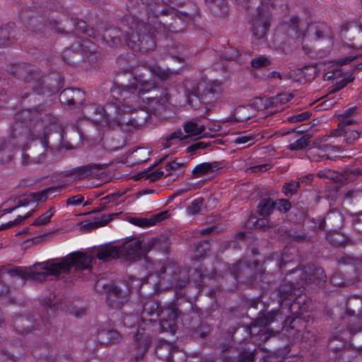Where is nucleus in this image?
<instances>
[{"label":"nucleus","mask_w":362,"mask_h":362,"mask_svg":"<svg viewBox=\"0 0 362 362\" xmlns=\"http://www.w3.org/2000/svg\"><path fill=\"white\" fill-rule=\"evenodd\" d=\"M339 129H342L346 126L354 125L358 122V119L356 117H339Z\"/></svg>","instance_id":"obj_40"},{"label":"nucleus","mask_w":362,"mask_h":362,"mask_svg":"<svg viewBox=\"0 0 362 362\" xmlns=\"http://www.w3.org/2000/svg\"><path fill=\"white\" fill-rule=\"evenodd\" d=\"M204 199L202 198H198L194 199L192 204L187 208V213L190 215H196L199 214L203 206Z\"/></svg>","instance_id":"obj_30"},{"label":"nucleus","mask_w":362,"mask_h":362,"mask_svg":"<svg viewBox=\"0 0 362 362\" xmlns=\"http://www.w3.org/2000/svg\"><path fill=\"white\" fill-rule=\"evenodd\" d=\"M148 100V108L149 110L153 109L155 107L154 105H163L167 101H168V98L166 93L163 96L160 97H152V98H147Z\"/></svg>","instance_id":"obj_31"},{"label":"nucleus","mask_w":362,"mask_h":362,"mask_svg":"<svg viewBox=\"0 0 362 362\" xmlns=\"http://www.w3.org/2000/svg\"><path fill=\"white\" fill-rule=\"evenodd\" d=\"M220 168L221 165L217 162L202 163L194 168L192 173L195 177H199L211 174Z\"/></svg>","instance_id":"obj_17"},{"label":"nucleus","mask_w":362,"mask_h":362,"mask_svg":"<svg viewBox=\"0 0 362 362\" xmlns=\"http://www.w3.org/2000/svg\"><path fill=\"white\" fill-rule=\"evenodd\" d=\"M186 138H187V136L183 135V133H182L181 129H177L176 131H175L174 132L170 134L166 138V141H165V147L168 148V147L170 146L171 144H173V141H172L174 140V139L182 140V139H185Z\"/></svg>","instance_id":"obj_34"},{"label":"nucleus","mask_w":362,"mask_h":362,"mask_svg":"<svg viewBox=\"0 0 362 362\" xmlns=\"http://www.w3.org/2000/svg\"><path fill=\"white\" fill-rule=\"evenodd\" d=\"M208 146V144L204 141L197 142L191 146H189L187 149L188 152H192L197 151L198 149H204Z\"/></svg>","instance_id":"obj_53"},{"label":"nucleus","mask_w":362,"mask_h":362,"mask_svg":"<svg viewBox=\"0 0 362 362\" xmlns=\"http://www.w3.org/2000/svg\"><path fill=\"white\" fill-rule=\"evenodd\" d=\"M105 334L110 343H117L122 339L121 334L117 330H110Z\"/></svg>","instance_id":"obj_43"},{"label":"nucleus","mask_w":362,"mask_h":362,"mask_svg":"<svg viewBox=\"0 0 362 362\" xmlns=\"http://www.w3.org/2000/svg\"><path fill=\"white\" fill-rule=\"evenodd\" d=\"M254 354L252 352L247 353L246 354H242L240 356L239 362H253Z\"/></svg>","instance_id":"obj_58"},{"label":"nucleus","mask_w":362,"mask_h":362,"mask_svg":"<svg viewBox=\"0 0 362 362\" xmlns=\"http://www.w3.org/2000/svg\"><path fill=\"white\" fill-rule=\"evenodd\" d=\"M292 237L298 241H307L309 239L304 234H293Z\"/></svg>","instance_id":"obj_63"},{"label":"nucleus","mask_w":362,"mask_h":362,"mask_svg":"<svg viewBox=\"0 0 362 362\" xmlns=\"http://www.w3.org/2000/svg\"><path fill=\"white\" fill-rule=\"evenodd\" d=\"M96 257L103 262L120 257L119 249L117 246H106L98 250Z\"/></svg>","instance_id":"obj_18"},{"label":"nucleus","mask_w":362,"mask_h":362,"mask_svg":"<svg viewBox=\"0 0 362 362\" xmlns=\"http://www.w3.org/2000/svg\"><path fill=\"white\" fill-rule=\"evenodd\" d=\"M138 320V317L134 315H127L124 318V323L127 326H132L133 323Z\"/></svg>","instance_id":"obj_59"},{"label":"nucleus","mask_w":362,"mask_h":362,"mask_svg":"<svg viewBox=\"0 0 362 362\" xmlns=\"http://www.w3.org/2000/svg\"><path fill=\"white\" fill-rule=\"evenodd\" d=\"M163 4L170 6V13H175V18L173 19V23L170 26L167 27L164 23H159L158 24L157 33L163 34L168 30L173 33H177L182 30V28H178L182 21L186 23L194 19L197 14V7L193 4L192 11L189 12L178 11L175 6H179L182 4L181 0H162Z\"/></svg>","instance_id":"obj_5"},{"label":"nucleus","mask_w":362,"mask_h":362,"mask_svg":"<svg viewBox=\"0 0 362 362\" xmlns=\"http://www.w3.org/2000/svg\"><path fill=\"white\" fill-rule=\"evenodd\" d=\"M271 168V165L268 163L261 164V165H257L255 166H252L247 169L248 172L252 173H262V172H266L269 169Z\"/></svg>","instance_id":"obj_45"},{"label":"nucleus","mask_w":362,"mask_h":362,"mask_svg":"<svg viewBox=\"0 0 362 362\" xmlns=\"http://www.w3.org/2000/svg\"><path fill=\"white\" fill-rule=\"evenodd\" d=\"M164 175L163 170L156 169L146 175V178L151 182H154Z\"/></svg>","instance_id":"obj_47"},{"label":"nucleus","mask_w":362,"mask_h":362,"mask_svg":"<svg viewBox=\"0 0 362 362\" xmlns=\"http://www.w3.org/2000/svg\"><path fill=\"white\" fill-rule=\"evenodd\" d=\"M60 99L69 105H81L84 100V93L77 88L64 90L60 94Z\"/></svg>","instance_id":"obj_15"},{"label":"nucleus","mask_w":362,"mask_h":362,"mask_svg":"<svg viewBox=\"0 0 362 362\" xmlns=\"http://www.w3.org/2000/svg\"><path fill=\"white\" fill-rule=\"evenodd\" d=\"M13 25L7 24L0 28V45H6L12 37Z\"/></svg>","instance_id":"obj_25"},{"label":"nucleus","mask_w":362,"mask_h":362,"mask_svg":"<svg viewBox=\"0 0 362 362\" xmlns=\"http://www.w3.org/2000/svg\"><path fill=\"white\" fill-rule=\"evenodd\" d=\"M169 216V214H168V211H163L161 213H159L158 214H156L149 221L151 222V223L148 224V226L149 225H153V224H155L156 222H160V221H162L166 218H168Z\"/></svg>","instance_id":"obj_46"},{"label":"nucleus","mask_w":362,"mask_h":362,"mask_svg":"<svg viewBox=\"0 0 362 362\" xmlns=\"http://www.w3.org/2000/svg\"><path fill=\"white\" fill-rule=\"evenodd\" d=\"M151 71L161 80L166 79L170 75V71L168 69H164L157 66L151 67Z\"/></svg>","instance_id":"obj_39"},{"label":"nucleus","mask_w":362,"mask_h":362,"mask_svg":"<svg viewBox=\"0 0 362 362\" xmlns=\"http://www.w3.org/2000/svg\"><path fill=\"white\" fill-rule=\"evenodd\" d=\"M333 136H344V139L349 144H352L356 141L360 136V133L354 129H349L348 131H343L342 129H336L332 132Z\"/></svg>","instance_id":"obj_22"},{"label":"nucleus","mask_w":362,"mask_h":362,"mask_svg":"<svg viewBox=\"0 0 362 362\" xmlns=\"http://www.w3.org/2000/svg\"><path fill=\"white\" fill-rule=\"evenodd\" d=\"M84 198L81 194H78L69 198L66 200V204L69 205H78L81 204Z\"/></svg>","instance_id":"obj_52"},{"label":"nucleus","mask_w":362,"mask_h":362,"mask_svg":"<svg viewBox=\"0 0 362 362\" xmlns=\"http://www.w3.org/2000/svg\"><path fill=\"white\" fill-rule=\"evenodd\" d=\"M272 64V60L269 57L260 55L254 58L251 62V65L255 69H261L268 66Z\"/></svg>","instance_id":"obj_29"},{"label":"nucleus","mask_w":362,"mask_h":362,"mask_svg":"<svg viewBox=\"0 0 362 362\" xmlns=\"http://www.w3.org/2000/svg\"><path fill=\"white\" fill-rule=\"evenodd\" d=\"M344 37L349 41L346 42L347 45L357 50L358 53L355 55L352 54L344 58L339 59L338 62L341 65L347 64L358 56H362V25L358 28H351L346 33Z\"/></svg>","instance_id":"obj_10"},{"label":"nucleus","mask_w":362,"mask_h":362,"mask_svg":"<svg viewBox=\"0 0 362 362\" xmlns=\"http://www.w3.org/2000/svg\"><path fill=\"white\" fill-rule=\"evenodd\" d=\"M269 13L262 8H259L256 14L252 18V33L257 39L265 37L269 28Z\"/></svg>","instance_id":"obj_11"},{"label":"nucleus","mask_w":362,"mask_h":362,"mask_svg":"<svg viewBox=\"0 0 362 362\" xmlns=\"http://www.w3.org/2000/svg\"><path fill=\"white\" fill-rule=\"evenodd\" d=\"M293 28H292V31H295L296 32V34L297 35V37H296V40H298V41H300L301 40H303L304 38V34L303 33H298V21L297 18H294L293 20Z\"/></svg>","instance_id":"obj_56"},{"label":"nucleus","mask_w":362,"mask_h":362,"mask_svg":"<svg viewBox=\"0 0 362 362\" xmlns=\"http://www.w3.org/2000/svg\"><path fill=\"white\" fill-rule=\"evenodd\" d=\"M177 316L178 310L175 304L170 303L160 309L158 302L147 300L144 303L141 322L130 347V361L139 362L144 358L151 342V332L160 329L163 332H174Z\"/></svg>","instance_id":"obj_1"},{"label":"nucleus","mask_w":362,"mask_h":362,"mask_svg":"<svg viewBox=\"0 0 362 362\" xmlns=\"http://www.w3.org/2000/svg\"><path fill=\"white\" fill-rule=\"evenodd\" d=\"M275 206V203L270 199H264L258 205V212L259 216L266 217L269 216Z\"/></svg>","instance_id":"obj_23"},{"label":"nucleus","mask_w":362,"mask_h":362,"mask_svg":"<svg viewBox=\"0 0 362 362\" xmlns=\"http://www.w3.org/2000/svg\"><path fill=\"white\" fill-rule=\"evenodd\" d=\"M277 206L278 209L281 212H286L291 208V204L286 199H280L275 204Z\"/></svg>","instance_id":"obj_49"},{"label":"nucleus","mask_w":362,"mask_h":362,"mask_svg":"<svg viewBox=\"0 0 362 362\" xmlns=\"http://www.w3.org/2000/svg\"><path fill=\"white\" fill-rule=\"evenodd\" d=\"M182 163L177 162V160H173L169 163H167L165 165V170L168 171L166 176L171 175L173 170L180 168L182 166Z\"/></svg>","instance_id":"obj_48"},{"label":"nucleus","mask_w":362,"mask_h":362,"mask_svg":"<svg viewBox=\"0 0 362 362\" xmlns=\"http://www.w3.org/2000/svg\"><path fill=\"white\" fill-rule=\"evenodd\" d=\"M184 131L188 136H197L201 135L206 129L204 124L199 122L189 121L185 124Z\"/></svg>","instance_id":"obj_21"},{"label":"nucleus","mask_w":362,"mask_h":362,"mask_svg":"<svg viewBox=\"0 0 362 362\" xmlns=\"http://www.w3.org/2000/svg\"><path fill=\"white\" fill-rule=\"evenodd\" d=\"M211 12L217 18H222L228 13V6L224 0H205Z\"/></svg>","instance_id":"obj_19"},{"label":"nucleus","mask_w":362,"mask_h":362,"mask_svg":"<svg viewBox=\"0 0 362 362\" xmlns=\"http://www.w3.org/2000/svg\"><path fill=\"white\" fill-rule=\"evenodd\" d=\"M247 111V108L245 107H238L236 108L234 117H232L230 121L239 122L245 121L250 118L249 115H245V112Z\"/></svg>","instance_id":"obj_32"},{"label":"nucleus","mask_w":362,"mask_h":362,"mask_svg":"<svg viewBox=\"0 0 362 362\" xmlns=\"http://www.w3.org/2000/svg\"><path fill=\"white\" fill-rule=\"evenodd\" d=\"M310 137L311 135L308 134L303 135L300 139L293 143H291L288 146V148L292 151H298L305 148L308 146Z\"/></svg>","instance_id":"obj_28"},{"label":"nucleus","mask_w":362,"mask_h":362,"mask_svg":"<svg viewBox=\"0 0 362 362\" xmlns=\"http://www.w3.org/2000/svg\"><path fill=\"white\" fill-rule=\"evenodd\" d=\"M269 78H278L281 79V75L278 71H272L269 74Z\"/></svg>","instance_id":"obj_64"},{"label":"nucleus","mask_w":362,"mask_h":362,"mask_svg":"<svg viewBox=\"0 0 362 362\" xmlns=\"http://www.w3.org/2000/svg\"><path fill=\"white\" fill-rule=\"evenodd\" d=\"M311 116V113L309 112H304L300 114L295 115L288 118V121L292 123L299 122L308 119Z\"/></svg>","instance_id":"obj_42"},{"label":"nucleus","mask_w":362,"mask_h":362,"mask_svg":"<svg viewBox=\"0 0 362 362\" xmlns=\"http://www.w3.org/2000/svg\"><path fill=\"white\" fill-rule=\"evenodd\" d=\"M110 221L109 216H103L100 218H98L95 222L92 224L95 227H100L105 226Z\"/></svg>","instance_id":"obj_55"},{"label":"nucleus","mask_w":362,"mask_h":362,"mask_svg":"<svg viewBox=\"0 0 362 362\" xmlns=\"http://www.w3.org/2000/svg\"><path fill=\"white\" fill-rule=\"evenodd\" d=\"M148 156L149 151L143 148H139L133 153V156L137 163H141L147 160L148 159Z\"/></svg>","instance_id":"obj_33"},{"label":"nucleus","mask_w":362,"mask_h":362,"mask_svg":"<svg viewBox=\"0 0 362 362\" xmlns=\"http://www.w3.org/2000/svg\"><path fill=\"white\" fill-rule=\"evenodd\" d=\"M93 166L87 165L77 168L75 170V173L78 176L79 178H85L92 174Z\"/></svg>","instance_id":"obj_41"},{"label":"nucleus","mask_w":362,"mask_h":362,"mask_svg":"<svg viewBox=\"0 0 362 362\" xmlns=\"http://www.w3.org/2000/svg\"><path fill=\"white\" fill-rule=\"evenodd\" d=\"M17 274L21 276L23 279H31L32 275V269L31 268H25V269H19L16 270Z\"/></svg>","instance_id":"obj_54"},{"label":"nucleus","mask_w":362,"mask_h":362,"mask_svg":"<svg viewBox=\"0 0 362 362\" xmlns=\"http://www.w3.org/2000/svg\"><path fill=\"white\" fill-rule=\"evenodd\" d=\"M118 247L120 257L134 261L144 256L151 250L149 243H144L143 241L136 238L126 241Z\"/></svg>","instance_id":"obj_7"},{"label":"nucleus","mask_w":362,"mask_h":362,"mask_svg":"<svg viewBox=\"0 0 362 362\" xmlns=\"http://www.w3.org/2000/svg\"><path fill=\"white\" fill-rule=\"evenodd\" d=\"M56 209L54 207L49 208L46 212L42 214L40 216L35 220L33 226H43L48 223L50 221L52 217L55 214Z\"/></svg>","instance_id":"obj_26"},{"label":"nucleus","mask_w":362,"mask_h":362,"mask_svg":"<svg viewBox=\"0 0 362 362\" xmlns=\"http://www.w3.org/2000/svg\"><path fill=\"white\" fill-rule=\"evenodd\" d=\"M255 141V137L252 134H248L246 135H240L235 138L234 142L237 144H246L250 145L253 144Z\"/></svg>","instance_id":"obj_38"},{"label":"nucleus","mask_w":362,"mask_h":362,"mask_svg":"<svg viewBox=\"0 0 362 362\" xmlns=\"http://www.w3.org/2000/svg\"><path fill=\"white\" fill-rule=\"evenodd\" d=\"M58 261L59 264L54 265V267L59 268L62 273H67L73 267L77 270L90 269L92 258L83 252H73Z\"/></svg>","instance_id":"obj_6"},{"label":"nucleus","mask_w":362,"mask_h":362,"mask_svg":"<svg viewBox=\"0 0 362 362\" xmlns=\"http://www.w3.org/2000/svg\"><path fill=\"white\" fill-rule=\"evenodd\" d=\"M295 273H297L300 276V281H298L296 284L291 282L289 288H287V286H281L280 287L279 292L281 301L285 299L292 300L294 298L296 295L294 293L296 288L305 283L309 282L320 286L326 281V276L322 268H309L305 271L297 269L295 270Z\"/></svg>","instance_id":"obj_3"},{"label":"nucleus","mask_w":362,"mask_h":362,"mask_svg":"<svg viewBox=\"0 0 362 362\" xmlns=\"http://www.w3.org/2000/svg\"><path fill=\"white\" fill-rule=\"evenodd\" d=\"M103 40L116 45L120 40V31L116 28L107 29L103 34Z\"/></svg>","instance_id":"obj_27"},{"label":"nucleus","mask_w":362,"mask_h":362,"mask_svg":"<svg viewBox=\"0 0 362 362\" xmlns=\"http://www.w3.org/2000/svg\"><path fill=\"white\" fill-rule=\"evenodd\" d=\"M280 316L279 310H272L267 314L259 316L252 323L251 327H247L251 332V334H256L255 329L259 328L257 330V334L259 336V340L262 341H266L269 337L270 334L268 333L267 327L272 322L277 320Z\"/></svg>","instance_id":"obj_8"},{"label":"nucleus","mask_w":362,"mask_h":362,"mask_svg":"<svg viewBox=\"0 0 362 362\" xmlns=\"http://www.w3.org/2000/svg\"><path fill=\"white\" fill-rule=\"evenodd\" d=\"M76 32L88 33L87 24L85 21L78 19L72 21Z\"/></svg>","instance_id":"obj_44"},{"label":"nucleus","mask_w":362,"mask_h":362,"mask_svg":"<svg viewBox=\"0 0 362 362\" xmlns=\"http://www.w3.org/2000/svg\"><path fill=\"white\" fill-rule=\"evenodd\" d=\"M155 88L153 83L144 79L143 76L136 75L128 86L115 83L111 89V95L115 100L117 108L122 112H129L132 108L123 103L137 102L144 95Z\"/></svg>","instance_id":"obj_2"},{"label":"nucleus","mask_w":362,"mask_h":362,"mask_svg":"<svg viewBox=\"0 0 362 362\" xmlns=\"http://www.w3.org/2000/svg\"><path fill=\"white\" fill-rule=\"evenodd\" d=\"M219 96V92L216 88L206 87L204 89L201 99L205 103H211Z\"/></svg>","instance_id":"obj_24"},{"label":"nucleus","mask_w":362,"mask_h":362,"mask_svg":"<svg viewBox=\"0 0 362 362\" xmlns=\"http://www.w3.org/2000/svg\"><path fill=\"white\" fill-rule=\"evenodd\" d=\"M107 302L113 308H119L124 303L120 289L116 286H110L107 293Z\"/></svg>","instance_id":"obj_16"},{"label":"nucleus","mask_w":362,"mask_h":362,"mask_svg":"<svg viewBox=\"0 0 362 362\" xmlns=\"http://www.w3.org/2000/svg\"><path fill=\"white\" fill-rule=\"evenodd\" d=\"M56 264H59L58 259H52L35 264L34 268H39L42 269V271L37 272L32 269L31 279L42 281L47 279L49 276H59L62 273V271L59 268H57L56 269L54 267Z\"/></svg>","instance_id":"obj_12"},{"label":"nucleus","mask_w":362,"mask_h":362,"mask_svg":"<svg viewBox=\"0 0 362 362\" xmlns=\"http://www.w3.org/2000/svg\"><path fill=\"white\" fill-rule=\"evenodd\" d=\"M47 198V192L46 190H42L41 192H35L30 194L27 198L26 200L28 202H44ZM25 200V199H24Z\"/></svg>","instance_id":"obj_35"},{"label":"nucleus","mask_w":362,"mask_h":362,"mask_svg":"<svg viewBox=\"0 0 362 362\" xmlns=\"http://www.w3.org/2000/svg\"><path fill=\"white\" fill-rule=\"evenodd\" d=\"M267 224H268V221L267 219L261 218V219H258L256 221L255 227L262 228L266 227L267 226Z\"/></svg>","instance_id":"obj_62"},{"label":"nucleus","mask_w":362,"mask_h":362,"mask_svg":"<svg viewBox=\"0 0 362 362\" xmlns=\"http://www.w3.org/2000/svg\"><path fill=\"white\" fill-rule=\"evenodd\" d=\"M292 98V95L289 93H279L268 98L267 105L269 107H276L275 111L280 112L283 110L281 106L286 104Z\"/></svg>","instance_id":"obj_20"},{"label":"nucleus","mask_w":362,"mask_h":362,"mask_svg":"<svg viewBox=\"0 0 362 362\" xmlns=\"http://www.w3.org/2000/svg\"><path fill=\"white\" fill-rule=\"evenodd\" d=\"M289 77L300 83L311 81L315 77V69L313 66H305L290 72Z\"/></svg>","instance_id":"obj_14"},{"label":"nucleus","mask_w":362,"mask_h":362,"mask_svg":"<svg viewBox=\"0 0 362 362\" xmlns=\"http://www.w3.org/2000/svg\"><path fill=\"white\" fill-rule=\"evenodd\" d=\"M10 202H11V201H7L6 202H5L2 204L1 209L4 213H10L18 206H15L11 208H7V206L9 204Z\"/></svg>","instance_id":"obj_61"},{"label":"nucleus","mask_w":362,"mask_h":362,"mask_svg":"<svg viewBox=\"0 0 362 362\" xmlns=\"http://www.w3.org/2000/svg\"><path fill=\"white\" fill-rule=\"evenodd\" d=\"M335 173L329 169H323L319 170L317 175L322 178L334 179Z\"/></svg>","instance_id":"obj_50"},{"label":"nucleus","mask_w":362,"mask_h":362,"mask_svg":"<svg viewBox=\"0 0 362 362\" xmlns=\"http://www.w3.org/2000/svg\"><path fill=\"white\" fill-rule=\"evenodd\" d=\"M83 112L88 119L101 126H106L110 123L109 115L106 114V111L103 107L88 105L85 107Z\"/></svg>","instance_id":"obj_13"},{"label":"nucleus","mask_w":362,"mask_h":362,"mask_svg":"<svg viewBox=\"0 0 362 362\" xmlns=\"http://www.w3.org/2000/svg\"><path fill=\"white\" fill-rule=\"evenodd\" d=\"M32 214V212H28L26 214L25 216H18L12 222H10L9 223V225L10 226H13V225H15V224H18V223H20L21 222H22L23 220H25V218H27L28 217H29L30 216H31Z\"/></svg>","instance_id":"obj_60"},{"label":"nucleus","mask_w":362,"mask_h":362,"mask_svg":"<svg viewBox=\"0 0 362 362\" xmlns=\"http://www.w3.org/2000/svg\"><path fill=\"white\" fill-rule=\"evenodd\" d=\"M187 101L188 104L193 108H197L199 105L200 99L197 92H186Z\"/></svg>","instance_id":"obj_36"},{"label":"nucleus","mask_w":362,"mask_h":362,"mask_svg":"<svg viewBox=\"0 0 362 362\" xmlns=\"http://www.w3.org/2000/svg\"><path fill=\"white\" fill-rule=\"evenodd\" d=\"M51 128L46 127L43 136L38 135L39 143H34L30 148V154H23V163H40L45 160V152L47 150L46 136L51 132Z\"/></svg>","instance_id":"obj_9"},{"label":"nucleus","mask_w":362,"mask_h":362,"mask_svg":"<svg viewBox=\"0 0 362 362\" xmlns=\"http://www.w3.org/2000/svg\"><path fill=\"white\" fill-rule=\"evenodd\" d=\"M356 107H352L345 110L339 117H356L358 115Z\"/></svg>","instance_id":"obj_51"},{"label":"nucleus","mask_w":362,"mask_h":362,"mask_svg":"<svg viewBox=\"0 0 362 362\" xmlns=\"http://www.w3.org/2000/svg\"><path fill=\"white\" fill-rule=\"evenodd\" d=\"M310 156L314 161H320L323 159L325 155H320V149H313L310 152Z\"/></svg>","instance_id":"obj_57"},{"label":"nucleus","mask_w":362,"mask_h":362,"mask_svg":"<svg viewBox=\"0 0 362 362\" xmlns=\"http://www.w3.org/2000/svg\"><path fill=\"white\" fill-rule=\"evenodd\" d=\"M299 185L300 183L297 181H291L288 183H286L283 187L284 192L286 196L292 195L296 192Z\"/></svg>","instance_id":"obj_37"},{"label":"nucleus","mask_w":362,"mask_h":362,"mask_svg":"<svg viewBox=\"0 0 362 362\" xmlns=\"http://www.w3.org/2000/svg\"><path fill=\"white\" fill-rule=\"evenodd\" d=\"M135 28L144 33L139 35L138 32L132 30L127 37V42L128 46L133 50H139L141 52H148L153 49L156 46L153 37L156 36L155 34L156 26L151 24H146L142 22H137Z\"/></svg>","instance_id":"obj_4"}]
</instances>
